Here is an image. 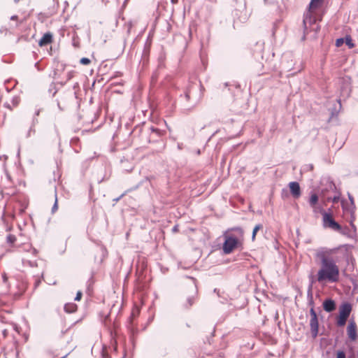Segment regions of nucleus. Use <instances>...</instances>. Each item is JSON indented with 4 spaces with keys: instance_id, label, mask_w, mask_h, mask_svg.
<instances>
[{
    "instance_id": "2",
    "label": "nucleus",
    "mask_w": 358,
    "mask_h": 358,
    "mask_svg": "<svg viewBox=\"0 0 358 358\" xmlns=\"http://www.w3.org/2000/svg\"><path fill=\"white\" fill-rule=\"evenodd\" d=\"M244 231L241 227H236L229 229L223 234L224 241L222 250L224 254H230L233 250L241 244L243 239Z\"/></svg>"
},
{
    "instance_id": "12",
    "label": "nucleus",
    "mask_w": 358,
    "mask_h": 358,
    "mask_svg": "<svg viewBox=\"0 0 358 358\" xmlns=\"http://www.w3.org/2000/svg\"><path fill=\"white\" fill-rule=\"evenodd\" d=\"M289 187L292 196L294 198H299L301 195V189L299 182H291L289 183Z\"/></svg>"
},
{
    "instance_id": "21",
    "label": "nucleus",
    "mask_w": 358,
    "mask_h": 358,
    "mask_svg": "<svg viewBox=\"0 0 358 358\" xmlns=\"http://www.w3.org/2000/svg\"><path fill=\"white\" fill-rule=\"evenodd\" d=\"M22 264L24 266H29L30 267L37 266V263L36 262H33V261L27 260V259H23Z\"/></svg>"
},
{
    "instance_id": "3",
    "label": "nucleus",
    "mask_w": 358,
    "mask_h": 358,
    "mask_svg": "<svg viewBox=\"0 0 358 358\" xmlns=\"http://www.w3.org/2000/svg\"><path fill=\"white\" fill-rule=\"evenodd\" d=\"M317 19L316 17L315 13H306L304 15V18L303 20V27H304V36L309 34L310 32H313V37L315 38L317 34L320 30V26L317 22Z\"/></svg>"
},
{
    "instance_id": "20",
    "label": "nucleus",
    "mask_w": 358,
    "mask_h": 358,
    "mask_svg": "<svg viewBox=\"0 0 358 358\" xmlns=\"http://www.w3.org/2000/svg\"><path fill=\"white\" fill-rule=\"evenodd\" d=\"M311 287H309L308 289V303L310 306H311L312 307H313V305H314V301H313V294H312V290H311Z\"/></svg>"
},
{
    "instance_id": "26",
    "label": "nucleus",
    "mask_w": 358,
    "mask_h": 358,
    "mask_svg": "<svg viewBox=\"0 0 358 358\" xmlns=\"http://www.w3.org/2000/svg\"><path fill=\"white\" fill-rule=\"evenodd\" d=\"M309 280L310 282V287H312L313 284L315 283L316 282H318L317 274L316 275V276L310 275L309 276Z\"/></svg>"
},
{
    "instance_id": "18",
    "label": "nucleus",
    "mask_w": 358,
    "mask_h": 358,
    "mask_svg": "<svg viewBox=\"0 0 358 358\" xmlns=\"http://www.w3.org/2000/svg\"><path fill=\"white\" fill-rule=\"evenodd\" d=\"M345 43L348 46L349 48H353L355 47V44L352 42V38L350 36H346L344 38Z\"/></svg>"
},
{
    "instance_id": "30",
    "label": "nucleus",
    "mask_w": 358,
    "mask_h": 358,
    "mask_svg": "<svg viewBox=\"0 0 358 358\" xmlns=\"http://www.w3.org/2000/svg\"><path fill=\"white\" fill-rule=\"evenodd\" d=\"M2 280L5 284H6L8 282V277L6 273H2Z\"/></svg>"
},
{
    "instance_id": "32",
    "label": "nucleus",
    "mask_w": 358,
    "mask_h": 358,
    "mask_svg": "<svg viewBox=\"0 0 358 358\" xmlns=\"http://www.w3.org/2000/svg\"><path fill=\"white\" fill-rule=\"evenodd\" d=\"M124 194H125V193L122 194L119 197H117V198L114 199L113 201L117 202L118 201H120L124 196Z\"/></svg>"
},
{
    "instance_id": "29",
    "label": "nucleus",
    "mask_w": 358,
    "mask_h": 358,
    "mask_svg": "<svg viewBox=\"0 0 358 358\" xmlns=\"http://www.w3.org/2000/svg\"><path fill=\"white\" fill-rule=\"evenodd\" d=\"M82 295H83L82 292L78 291L75 297V301H80L82 298Z\"/></svg>"
},
{
    "instance_id": "8",
    "label": "nucleus",
    "mask_w": 358,
    "mask_h": 358,
    "mask_svg": "<svg viewBox=\"0 0 358 358\" xmlns=\"http://www.w3.org/2000/svg\"><path fill=\"white\" fill-rule=\"evenodd\" d=\"M139 314L140 310L138 308L136 307L132 310L131 314L128 320L127 328L129 329V331L133 336L138 331L137 328L133 323V320L137 317L139 315Z\"/></svg>"
},
{
    "instance_id": "42",
    "label": "nucleus",
    "mask_w": 358,
    "mask_h": 358,
    "mask_svg": "<svg viewBox=\"0 0 358 358\" xmlns=\"http://www.w3.org/2000/svg\"><path fill=\"white\" fill-rule=\"evenodd\" d=\"M233 1H235V2H236V1H238V0H233Z\"/></svg>"
},
{
    "instance_id": "40",
    "label": "nucleus",
    "mask_w": 358,
    "mask_h": 358,
    "mask_svg": "<svg viewBox=\"0 0 358 358\" xmlns=\"http://www.w3.org/2000/svg\"><path fill=\"white\" fill-rule=\"evenodd\" d=\"M43 278V273H41V278Z\"/></svg>"
},
{
    "instance_id": "38",
    "label": "nucleus",
    "mask_w": 358,
    "mask_h": 358,
    "mask_svg": "<svg viewBox=\"0 0 358 358\" xmlns=\"http://www.w3.org/2000/svg\"><path fill=\"white\" fill-rule=\"evenodd\" d=\"M219 292H220V290H218L216 288L214 289V292L217 293L218 295H219Z\"/></svg>"
},
{
    "instance_id": "23",
    "label": "nucleus",
    "mask_w": 358,
    "mask_h": 358,
    "mask_svg": "<svg viewBox=\"0 0 358 358\" xmlns=\"http://www.w3.org/2000/svg\"><path fill=\"white\" fill-rule=\"evenodd\" d=\"M15 241H16V237L14 235L9 234L7 236V242L8 243L13 244V243H15Z\"/></svg>"
},
{
    "instance_id": "16",
    "label": "nucleus",
    "mask_w": 358,
    "mask_h": 358,
    "mask_svg": "<svg viewBox=\"0 0 358 358\" xmlns=\"http://www.w3.org/2000/svg\"><path fill=\"white\" fill-rule=\"evenodd\" d=\"M318 199H319L318 196L316 194H315V193L311 194L310 199H309V204L312 208H315V210H314L315 212L317 211V208H315V206L318 202Z\"/></svg>"
},
{
    "instance_id": "13",
    "label": "nucleus",
    "mask_w": 358,
    "mask_h": 358,
    "mask_svg": "<svg viewBox=\"0 0 358 358\" xmlns=\"http://www.w3.org/2000/svg\"><path fill=\"white\" fill-rule=\"evenodd\" d=\"M322 306L324 310L327 313L334 311L336 306L335 301L331 299H327L323 301Z\"/></svg>"
},
{
    "instance_id": "37",
    "label": "nucleus",
    "mask_w": 358,
    "mask_h": 358,
    "mask_svg": "<svg viewBox=\"0 0 358 358\" xmlns=\"http://www.w3.org/2000/svg\"><path fill=\"white\" fill-rule=\"evenodd\" d=\"M171 3L176 4L178 3V0H171Z\"/></svg>"
},
{
    "instance_id": "10",
    "label": "nucleus",
    "mask_w": 358,
    "mask_h": 358,
    "mask_svg": "<svg viewBox=\"0 0 358 358\" xmlns=\"http://www.w3.org/2000/svg\"><path fill=\"white\" fill-rule=\"evenodd\" d=\"M347 333L349 338L351 341H355L357 338V324L354 320H350L348 328Z\"/></svg>"
},
{
    "instance_id": "41",
    "label": "nucleus",
    "mask_w": 358,
    "mask_h": 358,
    "mask_svg": "<svg viewBox=\"0 0 358 358\" xmlns=\"http://www.w3.org/2000/svg\"><path fill=\"white\" fill-rule=\"evenodd\" d=\"M192 280H193L194 281L195 280V279L194 278H190Z\"/></svg>"
},
{
    "instance_id": "17",
    "label": "nucleus",
    "mask_w": 358,
    "mask_h": 358,
    "mask_svg": "<svg viewBox=\"0 0 358 358\" xmlns=\"http://www.w3.org/2000/svg\"><path fill=\"white\" fill-rule=\"evenodd\" d=\"M64 311L68 313H73L76 312L77 306L74 303H67L64 306Z\"/></svg>"
},
{
    "instance_id": "27",
    "label": "nucleus",
    "mask_w": 358,
    "mask_h": 358,
    "mask_svg": "<svg viewBox=\"0 0 358 358\" xmlns=\"http://www.w3.org/2000/svg\"><path fill=\"white\" fill-rule=\"evenodd\" d=\"M345 43L344 41V38H338L336 41V45L337 47H341L343 43Z\"/></svg>"
},
{
    "instance_id": "39",
    "label": "nucleus",
    "mask_w": 358,
    "mask_h": 358,
    "mask_svg": "<svg viewBox=\"0 0 358 358\" xmlns=\"http://www.w3.org/2000/svg\"><path fill=\"white\" fill-rule=\"evenodd\" d=\"M14 1H15V2L17 3V2H19L20 0H14Z\"/></svg>"
},
{
    "instance_id": "9",
    "label": "nucleus",
    "mask_w": 358,
    "mask_h": 358,
    "mask_svg": "<svg viewBox=\"0 0 358 358\" xmlns=\"http://www.w3.org/2000/svg\"><path fill=\"white\" fill-rule=\"evenodd\" d=\"M133 158H122L120 160V168L122 171L129 172L133 170L134 167V163Z\"/></svg>"
},
{
    "instance_id": "34",
    "label": "nucleus",
    "mask_w": 358,
    "mask_h": 358,
    "mask_svg": "<svg viewBox=\"0 0 358 358\" xmlns=\"http://www.w3.org/2000/svg\"><path fill=\"white\" fill-rule=\"evenodd\" d=\"M338 199H339L338 196H334L333 199V202L334 203L338 202Z\"/></svg>"
},
{
    "instance_id": "24",
    "label": "nucleus",
    "mask_w": 358,
    "mask_h": 358,
    "mask_svg": "<svg viewBox=\"0 0 358 358\" xmlns=\"http://www.w3.org/2000/svg\"><path fill=\"white\" fill-rule=\"evenodd\" d=\"M80 63L83 65H89L91 63V61L87 57H83L80 59Z\"/></svg>"
},
{
    "instance_id": "6",
    "label": "nucleus",
    "mask_w": 358,
    "mask_h": 358,
    "mask_svg": "<svg viewBox=\"0 0 358 358\" xmlns=\"http://www.w3.org/2000/svg\"><path fill=\"white\" fill-rule=\"evenodd\" d=\"M310 315L311 316L310 320V327L311 330V334L313 338L317 337L318 334V320L317 313L314 309L313 307H312L310 310Z\"/></svg>"
},
{
    "instance_id": "14",
    "label": "nucleus",
    "mask_w": 358,
    "mask_h": 358,
    "mask_svg": "<svg viewBox=\"0 0 358 358\" xmlns=\"http://www.w3.org/2000/svg\"><path fill=\"white\" fill-rule=\"evenodd\" d=\"M324 0H311L306 13H315L316 9L320 8L323 4Z\"/></svg>"
},
{
    "instance_id": "19",
    "label": "nucleus",
    "mask_w": 358,
    "mask_h": 358,
    "mask_svg": "<svg viewBox=\"0 0 358 358\" xmlns=\"http://www.w3.org/2000/svg\"><path fill=\"white\" fill-rule=\"evenodd\" d=\"M262 228V225L261 224H257L254 229H253V231H252V241H255V237H256V235H257V231Z\"/></svg>"
},
{
    "instance_id": "35",
    "label": "nucleus",
    "mask_w": 358,
    "mask_h": 358,
    "mask_svg": "<svg viewBox=\"0 0 358 358\" xmlns=\"http://www.w3.org/2000/svg\"><path fill=\"white\" fill-rule=\"evenodd\" d=\"M172 230H173V231H178V226H174V227H173V229H172Z\"/></svg>"
},
{
    "instance_id": "1",
    "label": "nucleus",
    "mask_w": 358,
    "mask_h": 358,
    "mask_svg": "<svg viewBox=\"0 0 358 358\" xmlns=\"http://www.w3.org/2000/svg\"><path fill=\"white\" fill-rule=\"evenodd\" d=\"M333 253L334 250L326 248H320L316 252L315 256L320 265L317 271L319 283H335L339 280L340 270Z\"/></svg>"
},
{
    "instance_id": "33",
    "label": "nucleus",
    "mask_w": 358,
    "mask_h": 358,
    "mask_svg": "<svg viewBox=\"0 0 358 358\" xmlns=\"http://www.w3.org/2000/svg\"><path fill=\"white\" fill-rule=\"evenodd\" d=\"M41 283V279H37L36 280V282H35V288H36L39 284Z\"/></svg>"
},
{
    "instance_id": "5",
    "label": "nucleus",
    "mask_w": 358,
    "mask_h": 358,
    "mask_svg": "<svg viewBox=\"0 0 358 358\" xmlns=\"http://www.w3.org/2000/svg\"><path fill=\"white\" fill-rule=\"evenodd\" d=\"M319 211L322 215L323 226L326 228H330L335 231H339L341 229V225L336 222L331 213H327L322 208H319Z\"/></svg>"
},
{
    "instance_id": "36",
    "label": "nucleus",
    "mask_w": 358,
    "mask_h": 358,
    "mask_svg": "<svg viewBox=\"0 0 358 358\" xmlns=\"http://www.w3.org/2000/svg\"><path fill=\"white\" fill-rule=\"evenodd\" d=\"M32 252H33L34 255H36L37 250L36 249H33L32 250Z\"/></svg>"
},
{
    "instance_id": "25",
    "label": "nucleus",
    "mask_w": 358,
    "mask_h": 358,
    "mask_svg": "<svg viewBox=\"0 0 358 358\" xmlns=\"http://www.w3.org/2000/svg\"><path fill=\"white\" fill-rule=\"evenodd\" d=\"M58 209V203H57V194L55 193V203L52 208V213H55Z\"/></svg>"
},
{
    "instance_id": "31",
    "label": "nucleus",
    "mask_w": 358,
    "mask_h": 358,
    "mask_svg": "<svg viewBox=\"0 0 358 358\" xmlns=\"http://www.w3.org/2000/svg\"><path fill=\"white\" fill-rule=\"evenodd\" d=\"M313 168V166L312 164H308V165H306L303 167V170H308V169L312 170Z\"/></svg>"
},
{
    "instance_id": "7",
    "label": "nucleus",
    "mask_w": 358,
    "mask_h": 358,
    "mask_svg": "<svg viewBox=\"0 0 358 358\" xmlns=\"http://www.w3.org/2000/svg\"><path fill=\"white\" fill-rule=\"evenodd\" d=\"M348 199L350 200V204H347V203H345V201H342V202H341L342 208L345 212L350 213L351 215V217L354 220L355 219L354 214H355V209H356L354 198L350 193H348Z\"/></svg>"
},
{
    "instance_id": "4",
    "label": "nucleus",
    "mask_w": 358,
    "mask_h": 358,
    "mask_svg": "<svg viewBox=\"0 0 358 358\" xmlns=\"http://www.w3.org/2000/svg\"><path fill=\"white\" fill-rule=\"evenodd\" d=\"M352 311V306L348 302L343 303L339 308V316L336 323L338 327H343L345 324L348 318Z\"/></svg>"
},
{
    "instance_id": "11",
    "label": "nucleus",
    "mask_w": 358,
    "mask_h": 358,
    "mask_svg": "<svg viewBox=\"0 0 358 358\" xmlns=\"http://www.w3.org/2000/svg\"><path fill=\"white\" fill-rule=\"evenodd\" d=\"M53 41V36L50 32L45 33L38 41L40 47L45 46L52 43Z\"/></svg>"
},
{
    "instance_id": "28",
    "label": "nucleus",
    "mask_w": 358,
    "mask_h": 358,
    "mask_svg": "<svg viewBox=\"0 0 358 358\" xmlns=\"http://www.w3.org/2000/svg\"><path fill=\"white\" fill-rule=\"evenodd\" d=\"M336 358H345V353L343 351H338Z\"/></svg>"
},
{
    "instance_id": "15",
    "label": "nucleus",
    "mask_w": 358,
    "mask_h": 358,
    "mask_svg": "<svg viewBox=\"0 0 358 358\" xmlns=\"http://www.w3.org/2000/svg\"><path fill=\"white\" fill-rule=\"evenodd\" d=\"M196 296V289L193 295L189 296L187 298L186 302L183 304V307L185 308H189L195 302Z\"/></svg>"
},
{
    "instance_id": "22",
    "label": "nucleus",
    "mask_w": 358,
    "mask_h": 358,
    "mask_svg": "<svg viewBox=\"0 0 358 358\" xmlns=\"http://www.w3.org/2000/svg\"><path fill=\"white\" fill-rule=\"evenodd\" d=\"M10 20L13 21H16L15 25V26L11 25L10 28L17 27L22 22V20H18V17L17 15H13L10 17Z\"/></svg>"
}]
</instances>
